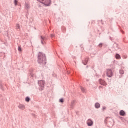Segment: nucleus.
I'll return each mask as SVG.
<instances>
[{
	"label": "nucleus",
	"instance_id": "1",
	"mask_svg": "<svg viewBox=\"0 0 128 128\" xmlns=\"http://www.w3.org/2000/svg\"><path fill=\"white\" fill-rule=\"evenodd\" d=\"M38 62L39 64H44V66H46V54L42 52H39L38 54Z\"/></svg>",
	"mask_w": 128,
	"mask_h": 128
},
{
	"label": "nucleus",
	"instance_id": "2",
	"mask_svg": "<svg viewBox=\"0 0 128 128\" xmlns=\"http://www.w3.org/2000/svg\"><path fill=\"white\" fill-rule=\"evenodd\" d=\"M104 122L108 128H112L113 126H114V120L112 118H106Z\"/></svg>",
	"mask_w": 128,
	"mask_h": 128
},
{
	"label": "nucleus",
	"instance_id": "3",
	"mask_svg": "<svg viewBox=\"0 0 128 128\" xmlns=\"http://www.w3.org/2000/svg\"><path fill=\"white\" fill-rule=\"evenodd\" d=\"M38 84L39 86V90H44V86H46V82L44 80H38Z\"/></svg>",
	"mask_w": 128,
	"mask_h": 128
},
{
	"label": "nucleus",
	"instance_id": "4",
	"mask_svg": "<svg viewBox=\"0 0 128 128\" xmlns=\"http://www.w3.org/2000/svg\"><path fill=\"white\" fill-rule=\"evenodd\" d=\"M37 0L40 4H44L45 6H50V4H52L51 0Z\"/></svg>",
	"mask_w": 128,
	"mask_h": 128
},
{
	"label": "nucleus",
	"instance_id": "5",
	"mask_svg": "<svg viewBox=\"0 0 128 128\" xmlns=\"http://www.w3.org/2000/svg\"><path fill=\"white\" fill-rule=\"evenodd\" d=\"M40 38L42 44L43 46L46 44V41L48 40V36H40Z\"/></svg>",
	"mask_w": 128,
	"mask_h": 128
},
{
	"label": "nucleus",
	"instance_id": "6",
	"mask_svg": "<svg viewBox=\"0 0 128 128\" xmlns=\"http://www.w3.org/2000/svg\"><path fill=\"white\" fill-rule=\"evenodd\" d=\"M106 74L108 78H112L114 76V72H112V69H107Z\"/></svg>",
	"mask_w": 128,
	"mask_h": 128
},
{
	"label": "nucleus",
	"instance_id": "7",
	"mask_svg": "<svg viewBox=\"0 0 128 128\" xmlns=\"http://www.w3.org/2000/svg\"><path fill=\"white\" fill-rule=\"evenodd\" d=\"M98 82H99V84H101L102 86H106L108 84H106V80H104L102 78L99 79Z\"/></svg>",
	"mask_w": 128,
	"mask_h": 128
},
{
	"label": "nucleus",
	"instance_id": "8",
	"mask_svg": "<svg viewBox=\"0 0 128 128\" xmlns=\"http://www.w3.org/2000/svg\"><path fill=\"white\" fill-rule=\"evenodd\" d=\"M86 124L88 126H92V124H94V122L92 120V119H88L87 120Z\"/></svg>",
	"mask_w": 128,
	"mask_h": 128
},
{
	"label": "nucleus",
	"instance_id": "9",
	"mask_svg": "<svg viewBox=\"0 0 128 128\" xmlns=\"http://www.w3.org/2000/svg\"><path fill=\"white\" fill-rule=\"evenodd\" d=\"M120 116H126V113L124 110H120L119 112Z\"/></svg>",
	"mask_w": 128,
	"mask_h": 128
},
{
	"label": "nucleus",
	"instance_id": "10",
	"mask_svg": "<svg viewBox=\"0 0 128 128\" xmlns=\"http://www.w3.org/2000/svg\"><path fill=\"white\" fill-rule=\"evenodd\" d=\"M82 62L84 66H86L88 64V58H85L84 60H82Z\"/></svg>",
	"mask_w": 128,
	"mask_h": 128
},
{
	"label": "nucleus",
	"instance_id": "11",
	"mask_svg": "<svg viewBox=\"0 0 128 128\" xmlns=\"http://www.w3.org/2000/svg\"><path fill=\"white\" fill-rule=\"evenodd\" d=\"M76 104V100H72L70 104V108L72 110H74V106Z\"/></svg>",
	"mask_w": 128,
	"mask_h": 128
},
{
	"label": "nucleus",
	"instance_id": "12",
	"mask_svg": "<svg viewBox=\"0 0 128 128\" xmlns=\"http://www.w3.org/2000/svg\"><path fill=\"white\" fill-rule=\"evenodd\" d=\"M113 46L116 50H120V45L114 42Z\"/></svg>",
	"mask_w": 128,
	"mask_h": 128
},
{
	"label": "nucleus",
	"instance_id": "13",
	"mask_svg": "<svg viewBox=\"0 0 128 128\" xmlns=\"http://www.w3.org/2000/svg\"><path fill=\"white\" fill-rule=\"evenodd\" d=\"M115 58H116V60H120V58H122L120 55L118 53L116 54Z\"/></svg>",
	"mask_w": 128,
	"mask_h": 128
},
{
	"label": "nucleus",
	"instance_id": "14",
	"mask_svg": "<svg viewBox=\"0 0 128 128\" xmlns=\"http://www.w3.org/2000/svg\"><path fill=\"white\" fill-rule=\"evenodd\" d=\"M95 108H100V104L98 102H96L94 104Z\"/></svg>",
	"mask_w": 128,
	"mask_h": 128
},
{
	"label": "nucleus",
	"instance_id": "15",
	"mask_svg": "<svg viewBox=\"0 0 128 128\" xmlns=\"http://www.w3.org/2000/svg\"><path fill=\"white\" fill-rule=\"evenodd\" d=\"M18 108H20V110H26V106H24V105H22V104H20L18 106Z\"/></svg>",
	"mask_w": 128,
	"mask_h": 128
},
{
	"label": "nucleus",
	"instance_id": "16",
	"mask_svg": "<svg viewBox=\"0 0 128 128\" xmlns=\"http://www.w3.org/2000/svg\"><path fill=\"white\" fill-rule=\"evenodd\" d=\"M61 28L62 32H64V34H66V27L64 26H62Z\"/></svg>",
	"mask_w": 128,
	"mask_h": 128
},
{
	"label": "nucleus",
	"instance_id": "17",
	"mask_svg": "<svg viewBox=\"0 0 128 128\" xmlns=\"http://www.w3.org/2000/svg\"><path fill=\"white\" fill-rule=\"evenodd\" d=\"M59 102H61V104H63V102H64V98H60L59 100Z\"/></svg>",
	"mask_w": 128,
	"mask_h": 128
},
{
	"label": "nucleus",
	"instance_id": "18",
	"mask_svg": "<svg viewBox=\"0 0 128 128\" xmlns=\"http://www.w3.org/2000/svg\"><path fill=\"white\" fill-rule=\"evenodd\" d=\"M119 72L120 74H124V71L123 70L121 69L119 70Z\"/></svg>",
	"mask_w": 128,
	"mask_h": 128
},
{
	"label": "nucleus",
	"instance_id": "19",
	"mask_svg": "<svg viewBox=\"0 0 128 128\" xmlns=\"http://www.w3.org/2000/svg\"><path fill=\"white\" fill-rule=\"evenodd\" d=\"M50 36L51 38H56V35L54 34H50Z\"/></svg>",
	"mask_w": 128,
	"mask_h": 128
},
{
	"label": "nucleus",
	"instance_id": "20",
	"mask_svg": "<svg viewBox=\"0 0 128 128\" xmlns=\"http://www.w3.org/2000/svg\"><path fill=\"white\" fill-rule=\"evenodd\" d=\"M80 88L82 92H86V90H84V87L80 86Z\"/></svg>",
	"mask_w": 128,
	"mask_h": 128
},
{
	"label": "nucleus",
	"instance_id": "21",
	"mask_svg": "<svg viewBox=\"0 0 128 128\" xmlns=\"http://www.w3.org/2000/svg\"><path fill=\"white\" fill-rule=\"evenodd\" d=\"M106 46V44H102V43H100V44H99L98 45V46L99 47V48H102V46Z\"/></svg>",
	"mask_w": 128,
	"mask_h": 128
},
{
	"label": "nucleus",
	"instance_id": "22",
	"mask_svg": "<svg viewBox=\"0 0 128 128\" xmlns=\"http://www.w3.org/2000/svg\"><path fill=\"white\" fill-rule=\"evenodd\" d=\"M30 98L28 97H26L25 98L26 102H30Z\"/></svg>",
	"mask_w": 128,
	"mask_h": 128
},
{
	"label": "nucleus",
	"instance_id": "23",
	"mask_svg": "<svg viewBox=\"0 0 128 128\" xmlns=\"http://www.w3.org/2000/svg\"><path fill=\"white\" fill-rule=\"evenodd\" d=\"M122 58H128V56L126 54H123L122 56Z\"/></svg>",
	"mask_w": 128,
	"mask_h": 128
},
{
	"label": "nucleus",
	"instance_id": "24",
	"mask_svg": "<svg viewBox=\"0 0 128 128\" xmlns=\"http://www.w3.org/2000/svg\"><path fill=\"white\" fill-rule=\"evenodd\" d=\"M102 110V111H103V112H104V110H106V106H103Z\"/></svg>",
	"mask_w": 128,
	"mask_h": 128
},
{
	"label": "nucleus",
	"instance_id": "25",
	"mask_svg": "<svg viewBox=\"0 0 128 128\" xmlns=\"http://www.w3.org/2000/svg\"><path fill=\"white\" fill-rule=\"evenodd\" d=\"M20 24H16V28H18V29H20Z\"/></svg>",
	"mask_w": 128,
	"mask_h": 128
},
{
	"label": "nucleus",
	"instance_id": "26",
	"mask_svg": "<svg viewBox=\"0 0 128 128\" xmlns=\"http://www.w3.org/2000/svg\"><path fill=\"white\" fill-rule=\"evenodd\" d=\"M120 32L122 34H124V31L120 29Z\"/></svg>",
	"mask_w": 128,
	"mask_h": 128
},
{
	"label": "nucleus",
	"instance_id": "27",
	"mask_svg": "<svg viewBox=\"0 0 128 128\" xmlns=\"http://www.w3.org/2000/svg\"><path fill=\"white\" fill-rule=\"evenodd\" d=\"M18 50H19V52H22V48H20V46H18Z\"/></svg>",
	"mask_w": 128,
	"mask_h": 128
},
{
	"label": "nucleus",
	"instance_id": "28",
	"mask_svg": "<svg viewBox=\"0 0 128 128\" xmlns=\"http://www.w3.org/2000/svg\"><path fill=\"white\" fill-rule=\"evenodd\" d=\"M14 4L16 6H18V0H14Z\"/></svg>",
	"mask_w": 128,
	"mask_h": 128
},
{
	"label": "nucleus",
	"instance_id": "29",
	"mask_svg": "<svg viewBox=\"0 0 128 128\" xmlns=\"http://www.w3.org/2000/svg\"><path fill=\"white\" fill-rule=\"evenodd\" d=\"M122 41L126 43L128 42H126V38H123L122 39Z\"/></svg>",
	"mask_w": 128,
	"mask_h": 128
},
{
	"label": "nucleus",
	"instance_id": "30",
	"mask_svg": "<svg viewBox=\"0 0 128 128\" xmlns=\"http://www.w3.org/2000/svg\"><path fill=\"white\" fill-rule=\"evenodd\" d=\"M120 120H124V118L123 117H120Z\"/></svg>",
	"mask_w": 128,
	"mask_h": 128
},
{
	"label": "nucleus",
	"instance_id": "31",
	"mask_svg": "<svg viewBox=\"0 0 128 128\" xmlns=\"http://www.w3.org/2000/svg\"><path fill=\"white\" fill-rule=\"evenodd\" d=\"M92 70H94V66H92Z\"/></svg>",
	"mask_w": 128,
	"mask_h": 128
},
{
	"label": "nucleus",
	"instance_id": "32",
	"mask_svg": "<svg viewBox=\"0 0 128 128\" xmlns=\"http://www.w3.org/2000/svg\"><path fill=\"white\" fill-rule=\"evenodd\" d=\"M32 116H34V118H36V115L34 114H32Z\"/></svg>",
	"mask_w": 128,
	"mask_h": 128
},
{
	"label": "nucleus",
	"instance_id": "33",
	"mask_svg": "<svg viewBox=\"0 0 128 128\" xmlns=\"http://www.w3.org/2000/svg\"><path fill=\"white\" fill-rule=\"evenodd\" d=\"M110 40L112 41V37H110Z\"/></svg>",
	"mask_w": 128,
	"mask_h": 128
},
{
	"label": "nucleus",
	"instance_id": "34",
	"mask_svg": "<svg viewBox=\"0 0 128 128\" xmlns=\"http://www.w3.org/2000/svg\"><path fill=\"white\" fill-rule=\"evenodd\" d=\"M102 88V86H99V88Z\"/></svg>",
	"mask_w": 128,
	"mask_h": 128
},
{
	"label": "nucleus",
	"instance_id": "35",
	"mask_svg": "<svg viewBox=\"0 0 128 128\" xmlns=\"http://www.w3.org/2000/svg\"><path fill=\"white\" fill-rule=\"evenodd\" d=\"M86 82H90V80L86 79Z\"/></svg>",
	"mask_w": 128,
	"mask_h": 128
},
{
	"label": "nucleus",
	"instance_id": "36",
	"mask_svg": "<svg viewBox=\"0 0 128 128\" xmlns=\"http://www.w3.org/2000/svg\"><path fill=\"white\" fill-rule=\"evenodd\" d=\"M101 22H102V24H104V22H102V20H101Z\"/></svg>",
	"mask_w": 128,
	"mask_h": 128
},
{
	"label": "nucleus",
	"instance_id": "37",
	"mask_svg": "<svg viewBox=\"0 0 128 128\" xmlns=\"http://www.w3.org/2000/svg\"><path fill=\"white\" fill-rule=\"evenodd\" d=\"M122 76L121 75V76H119V78H122Z\"/></svg>",
	"mask_w": 128,
	"mask_h": 128
},
{
	"label": "nucleus",
	"instance_id": "38",
	"mask_svg": "<svg viewBox=\"0 0 128 128\" xmlns=\"http://www.w3.org/2000/svg\"><path fill=\"white\" fill-rule=\"evenodd\" d=\"M86 68H88V66H86Z\"/></svg>",
	"mask_w": 128,
	"mask_h": 128
},
{
	"label": "nucleus",
	"instance_id": "39",
	"mask_svg": "<svg viewBox=\"0 0 128 128\" xmlns=\"http://www.w3.org/2000/svg\"><path fill=\"white\" fill-rule=\"evenodd\" d=\"M34 30H36V28L34 27Z\"/></svg>",
	"mask_w": 128,
	"mask_h": 128
},
{
	"label": "nucleus",
	"instance_id": "40",
	"mask_svg": "<svg viewBox=\"0 0 128 128\" xmlns=\"http://www.w3.org/2000/svg\"><path fill=\"white\" fill-rule=\"evenodd\" d=\"M52 42V44H54V42Z\"/></svg>",
	"mask_w": 128,
	"mask_h": 128
},
{
	"label": "nucleus",
	"instance_id": "41",
	"mask_svg": "<svg viewBox=\"0 0 128 128\" xmlns=\"http://www.w3.org/2000/svg\"><path fill=\"white\" fill-rule=\"evenodd\" d=\"M107 80H108L109 79H108V78H107Z\"/></svg>",
	"mask_w": 128,
	"mask_h": 128
}]
</instances>
